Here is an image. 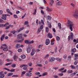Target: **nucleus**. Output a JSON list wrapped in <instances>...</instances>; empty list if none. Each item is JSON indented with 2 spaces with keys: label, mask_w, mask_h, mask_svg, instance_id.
I'll list each match as a JSON object with an SVG mask.
<instances>
[{
  "label": "nucleus",
  "mask_w": 78,
  "mask_h": 78,
  "mask_svg": "<svg viewBox=\"0 0 78 78\" xmlns=\"http://www.w3.org/2000/svg\"><path fill=\"white\" fill-rule=\"evenodd\" d=\"M50 40H49L48 39H47L45 42L46 45H48V44H50Z\"/></svg>",
  "instance_id": "nucleus-7"
},
{
  "label": "nucleus",
  "mask_w": 78,
  "mask_h": 78,
  "mask_svg": "<svg viewBox=\"0 0 78 78\" xmlns=\"http://www.w3.org/2000/svg\"><path fill=\"white\" fill-rule=\"evenodd\" d=\"M73 33H71L70 34V36L71 37H73Z\"/></svg>",
  "instance_id": "nucleus-53"
},
{
  "label": "nucleus",
  "mask_w": 78,
  "mask_h": 78,
  "mask_svg": "<svg viewBox=\"0 0 78 78\" xmlns=\"http://www.w3.org/2000/svg\"><path fill=\"white\" fill-rule=\"evenodd\" d=\"M46 31L47 33H48V27H46Z\"/></svg>",
  "instance_id": "nucleus-41"
},
{
  "label": "nucleus",
  "mask_w": 78,
  "mask_h": 78,
  "mask_svg": "<svg viewBox=\"0 0 78 78\" xmlns=\"http://www.w3.org/2000/svg\"><path fill=\"white\" fill-rule=\"evenodd\" d=\"M24 66H28V65H27L23 64V65H21L20 66V67L21 68H22L23 67H24Z\"/></svg>",
  "instance_id": "nucleus-32"
},
{
  "label": "nucleus",
  "mask_w": 78,
  "mask_h": 78,
  "mask_svg": "<svg viewBox=\"0 0 78 78\" xmlns=\"http://www.w3.org/2000/svg\"><path fill=\"white\" fill-rule=\"evenodd\" d=\"M62 4V2L61 1H58V3H56V5L58 6H61Z\"/></svg>",
  "instance_id": "nucleus-8"
},
{
  "label": "nucleus",
  "mask_w": 78,
  "mask_h": 78,
  "mask_svg": "<svg viewBox=\"0 0 78 78\" xmlns=\"http://www.w3.org/2000/svg\"><path fill=\"white\" fill-rule=\"evenodd\" d=\"M14 18H15L16 19H17V18L18 17H17V15H16L15 14L14 15Z\"/></svg>",
  "instance_id": "nucleus-54"
},
{
  "label": "nucleus",
  "mask_w": 78,
  "mask_h": 78,
  "mask_svg": "<svg viewBox=\"0 0 78 78\" xmlns=\"http://www.w3.org/2000/svg\"><path fill=\"white\" fill-rule=\"evenodd\" d=\"M16 64H15L14 63H13L12 65V67H16Z\"/></svg>",
  "instance_id": "nucleus-40"
},
{
  "label": "nucleus",
  "mask_w": 78,
  "mask_h": 78,
  "mask_svg": "<svg viewBox=\"0 0 78 78\" xmlns=\"http://www.w3.org/2000/svg\"><path fill=\"white\" fill-rule=\"evenodd\" d=\"M58 27H59V29L61 30V23H58Z\"/></svg>",
  "instance_id": "nucleus-22"
},
{
  "label": "nucleus",
  "mask_w": 78,
  "mask_h": 78,
  "mask_svg": "<svg viewBox=\"0 0 78 78\" xmlns=\"http://www.w3.org/2000/svg\"><path fill=\"white\" fill-rule=\"evenodd\" d=\"M71 55H69L68 57V59H70L71 58Z\"/></svg>",
  "instance_id": "nucleus-56"
},
{
  "label": "nucleus",
  "mask_w": 78,
  "mask_h": 78,
  "mask_svg": "<svg viewBox=\"0 0 78 78\" xmlns=\"http://www.w3.org/2000/svg\"><path fill=\"white\" fill-rule=\"evenodd\" d=\"M31 49L29 48H27V53H30L31 51Z\"/></svg>",
  "instance_id": "nucleus-19"
},
{
  "label": "nucleus",
  "mask_w": 78,
  "mask_h": 78,
  "mask_svg": "<svg viewBox=\"0 0 78 78\" xmlns=\"http://www.w3.org/2000/svg\"><path fill=\"white\" fill-rule=\"evenodd\" d=\"M74 57H75V58H78V54H75Z\"/></svg>",
  "instance_id": "nucleus-44"
},
{
  "label": "nucleus",
  "mask_w": 78,
  "mask_h": 78,
  "mask_svg": "<svg viewBox=\"0 0 78 78\" xmlns=\"http://www.w3.org/2000/svg\"><path fill=\"white\" fill-rule=\"evenodd\" d=\"M37 66H39L40 67H42V65L41 64H38V65H36Z\"/></svg>",
  "instance_id": "nucleus-59"
},
{
  "label": "nucleus",
  "mask_w": 78,
  "mask_h": 78,
  "mask_svg": "<svg viewBox=\"0 0 78 78\" xmlns=\"http://www.w3.org/2000/svg\"><path fill=\"white\" fill-rule=\"evenodd\" d=\"M35 74L36 75H40V73L39 72H37Z\"/></svg>",
  "instance_id": "nucleus-51"
},
{
  "label": "nucleus",
  "mask_w": 78,
  "mask_h": 78,
  "mask_svg": "<svg viewBox=\"0 0 78 78\" xmlns=\"http://www.w3.org/2000/svg\"><path fill=\"white\" fill-rule=\"evenodd\" d=\"M54 78H59V77L56 75H55L54 76Z\"/></svg>",
  "instance_id": "nucleus-48"
},
{
  "label": "nucleus",
  "mask_w": 78,
  "mask_h": 78,
  "mask_svg": "<svg viewBox=\"0 0 78 78\" xmlns=\"http://www.w3.org/2000/svg\"><path fill=\"white\" fill-rule=\"evenodd\" d=\"M64 69H65V68H62L61 69H60L58 70V71H60V72H61V71H62V70H64Z\"/></svg>",
  "instance_id": "nucleus-29"
},
{
  "label": "nucleus",
  "mask_w": 78,
  "mask_h": 78,
  "mask_svg": "<svg viewBox=\"0 0 78 78\" xmlns=\"http://www.w3.org/2000/svg\"><path fill=\"white\" fill-rule=\"evenodd\" d=\"M26 58V56L24 55H21L22 59H25Z\"/></svg>",
  "instance_id": "nucleus-23"
},
{
  "label": "nucleus",
  "mask_w": 78,
  "mask_h": 78,
  "mask_svg": "<svg viewBox=\"0 0 78 78\" xmlns=\"http://www.w3.org/2000/svg\"><path fill=\"white\" fill-rule=\"evenodd\" d=\"M0 55L2 56V57H4V56H5V55L3 54V53H1L0 54Z\"/></svg>",
  "instance_id": "nucleus-45"
},
{
  "label": "nucleus",
  "mask_w": 78,
  "mask_h": 78,
  "mask_svg": "<svg viewBox=\"0 0 78 78\" xmlns=\"http://www.w3.org/2000/svg\"><path fill=\"white\" fill-rule=\"evenodd\" d=\"M27 67H28V66H24L23 67V69L24 70L27 69Z\"/></svg>",
  "instance_id": "nucleus-35"
},
{
  "label": "nucleus",
  "mask_w": 78,
  "mask_h": 78,
  "mask_svg": "<svg viewBox=\"0 0 78 78\" xmlns=\"http://www.w3.org/2000/svg\"><path fill=\"white\" fill-rule=\"evenodd\" d=\"M22 34H20L17 35V38L18 39H21L20 40H19L18 41V42H22L24 40V37L22 36Z\"/></svg>",
  "instance_id": "nucleus-2"
},
{
  "label": "nucleus",
  "mask_w": 78,
  "mask_h": 78,
  "mask_svg": "<svg viewBox=\"0 0 78 78\" xmlns=\"http://www.w3.org/2000/svg\"><path fill=\"white\" fill-rule=\"evenodd\" d=\"M12 64V62H11L9 63H6L5 65V66H10V65H11Z\"/></svg>",
  "instance_id": "nucleus-24"
},
{
  "label": "nucleus",
  "mask_w": 78,
  "mask_h": 78,
  "mask_svg": "<svg viewBox=\"0 0 78 78\" xmlns=\"http://www.w3.org/2000/svg\"><path fill=\"white\" fill-rule=\"evenodd\" d=\"M32 51L31 52L30 55L31 56H33V55H34V53H35V52H36V51H34V49H33L32 50Z\"/></svg>",
  "instance_id": "nucleus-15"
},
{
  "label": "nucleus",
  "mask_w": 78,
  "mask_h": 78,
  "mask_svg": "<svg viewBox=\"0 0 78 78\" xmlns=\"http://www.w3.org/2000/svg\"><path fill=\"white\" fill-rule=\"evenodd\" d=\"M53 3H54V1H53V0H51V2L49 3V4L50 6H51Z\"/></svg>",
  "instance_id": "nucleus-10"
},
{
  "label": "nucleus",
  "mask_w": 78,
  "mask_h": 78,
  "mask_svg": "<svg viewBox=\"0 0 78 78\" xmlns=\"http://www.w3.org/2000/svg\"><path fill=\"white\" fill-rule=\"evenodd\" d=\"M3 11L2 10H0V15L2 14Z\"/></svg>",
  "instance_id": "nucleus-58"
},
{
  "label": "nucleus",
  "mask_w": 78,
  "mask_h": 78,
  "mask_svg": "<svg viewBox=\"0 0 78 78\" xmlns=\"http://www.w3.org/2000/svg\"><path fill=\"white\" fill-rule=\"evenodd\" d=\"M47 11H52V10L51 9H50L48 8V7H47V9H46Z\"/></svg>",
  "instance_id": "nucleus-28"
},
{
  "label": "nucleus",
  "mask_w": 78,
  "mask_h": 78,
  "mask_svg": "<svg viewBox=\"0 0 78 78\" xmlns=\"http://www.w3.org/2000/svg\"><path fill=\"white\" fill-rule=\"evenodd\" d=\"M23 29H24V27H22L21 28H20V30H19V32H20V31H22V30H23Z\"/></svg>",
  "instance_id": "nucleus-37"
},
{
  "label": "nucleus",
  "mask_w": 78,
  "mask_h": 78,
  "mask_svg": "<svg viewBox=\"0 0 78 78\" xmlns=\"http://www.w3.org/2000/svg\"><path fill=\"white\" fill-rule=\"evenodd\" d=\"M55 60H57L59 62H61L62 61V58H55Z\"/></svg>",
  "instance_id": "nucleus-13"
},
{
  "label": "nucleus",
  "mask_w": 78,
  "mask_h": 78,
  "mask_svg": "<svg viewBox=\"0 0 78 78\" xmlns=\"http://www.w3.org/2000/svg\"><path fill=\"white\" fill-rule=\"evenodd\" d=\"M58 75L60 76H62L63 75V73H59L58 74Z\"/></svg>",
  "instance_id": "nucleus-64"
},
{
  "label": "nucleus",
  "mask_w": 78,
  "mask_h": 78,
  "mask_svg": "<svg viewBox=\"0 0 78 78\" xmlns=\"http://www.w3.org/2000/svg\"><path fill=\"white\" fill-rule=\"evenodd\" d=\"M71 67H72V69H75V66H74L73 65H71Z\"/></svg>",
  "instance_id": "nucleus-60"
},
{
  "label": "nucleus",
  "mask_w": 78,
  "mask_h": 78,
  "mask_svg": "<svg viewBox=\"0 0 78 78\" xmlns=\"http://www.w3.org/2000/svg\"><path fill=\"white\" fill-rule=\"evenodd\" d=\"M49 56V55H47L45 57V58H47Z\"/></svg>",
  "instance_id": "nucleus-62"
},
{
  "label": "nucleus",
  "mask_w": 78,
  "mask_h": 78,
  "mask_svg": "<svg viewBox=\"0 0 78 78\" xmlns=\"http://www.w3.org/2000/svg\"><path fill=\"white\" fill-rule=\"evenodd\" d=\"M33 4V2H30L29 3V4L32 5Z\"/></svg>",
  "instance_id": "nucleus-57"
},
{
  "label": "nucleus",
  "mask_w": 78,
  "mask_h": 78,
  "mask_svg": "<svg viewBox=\"0 0 78 78\" xmlns=\"http://www.w3.org/2000/svg\"><path fill=\"white\" fill-rule=\"evenodd\" d=\"M22 50L21 48H20L18 50V52H22Z\"/></svg>",
  "instance_id": "nucleus-42"
},
{
  "label": "nucleus",
  "mask_w": 78,
  "mask_h": 78,
  "mask_svg": "<svg viewBox=\"0 0 78 78\" xmlns=\"http://www.w3.org/2000/svg\"><path fill=\"white\" fill-rule=\"evenodd\" d=\"M56 39L57 41H59L60 40V38L58 36H57L56 37Z\"/></svg>",
  "instance_id": "nucleus-30"
},
{
  "label": "nucleus",
  "mask_w": 78,
  "mask_h": 78,
  "mask_svg": "<svg viewBox=\"0 0 78 78\" xmlns=\"http://www.w3.org/2000/svg\"><path fill=\"white\" fill-rule=\"evenodd\" d=\"M28 48H30V49L31 50V49L33 48V46H32V45H31V44H29L28 45Z\"/></svg>",
  "instance_id": "nucleus-25"
},
{
  "label": "nucleus",
  "mask_w": 78,
  "mask_h": 78,
  "mask_svg": "<svg viewBox=\"0 0 78 78\" xmlns=\"http://www.w3.org/2000/svg\"><path fill=\"white\" fill-rule=\"evenodd\" d=\"M9 72H15V69H12L10 70H9Z\"/></svg>",
  "instance_id": "nucleus-31"
},
{
  "label": "nucleus",
  "mask_w": 78,
  "mask_h": 78,
  "mask_svg": "<svg viewBox=\"0 0 78 78\" xmlns=\"http://www.w3.org/2000/svg\"><path fill=\"white\" fill-rule=\"evenodd\" d=\"M12 61V60H9V59H7V62H11Z\"/></svg>",
  "instance_id": "nucleus-50"
},
{
  "label": "nucleus",
  "mask_w": 78,
  "mask_h": 78,
  "mask_svg": "<svg viewBox=\"0 0 78 78\" xmlns=\"http://www.w3.org/2000/svg\"><path fill=\"white\" fill-rule=\"evenodd\" d=\"M9 25V23H7L5 24H4L3 27H7V25Z\"/></svg>",
  "instance_id": "nucleus-33"
},
{
  "label": "nucleus",
  "mask_w": 78,
  "mask_h": 78,
  "mask_svg": "<svg viewBox=\"0 0 78 78\" xmlns=\"http://www.w3.org/2000/svg\"><path fill=\"white\" fill-rule=\"evenodd\" d=\"M48 36L49 37V38H52L53 37V36H52V34H50L49 33L48 34Z\"/></svg>",
  "instance_id": "nucleus-16"
},
{
  "label": "nucleus",
  "mask_w": 78,
  "mask_h": 78,
  "mask_svg": "<svg viewBox=\"0 0 78 78\" xmlns=\"http://www.w3.org/2000/svg\"><path fill=\"white\" fill-rule=\"evenodd\" d=\"M28 23V21H26L25 22L24 25H27Z\"/></svg>",
  "instance_id": "nucleus-49"
},
{
  "label": "nucleus",
  "mask_w": 78,
  "mask_h": 78,
  "mask_svg": "<svg viewBox=\"0 0 78 78\" xmlns=\"http://www.w3.org/2000/svg\"><path fill=\"white\" fill-rule=\"evenodd\" d=\"M6 11L7 12L9 13V14H10L11 15H12V12H10V10H9V9H6Z\"/></svg>",
  "instance_id": "nucleus-12"
},
{
  "label": "nucleus",
  "mask_w": 78,
  "mask_h": 78,
  "mask_svg": "<svg viewBox=\"0 0 78 78\" xmlns=\"http://www.w3.org/2000/svg\"><path fill=\"white\" fill-rule=\"evenodd\" d=\"M76 51V48H74L72 49V51L73 53H75V52Z\"/></svg>",
  "instance_id": "nucleus-26"
},
{
  "label": "nucleus",
  "mask_w": 78,
  "mask_h": 78,
  "mask_svg": "<svg viewBox=\"0 0 78 78\" xmlns=\"http://www.w3.org/2000/svg\"><path fill=\"white\" fill-rule=\"evenodd\" d=\"M37 12V10H36V9H35L34 12L33 13V14H34V15H35V14H36Z\"/></svg>",
  "instance_id": "nucleus-36"
},
{
  "label": "nucleus",
  "mask_w": 78,
  "mask_h": 78,
  "mask_svg": "<svg viewBox=\"0 0 78 78\" xmlns=\"http://www.w3.org/2000/svg\"><path fill=\"white\" fill-rule=\"evenodd\" d=\"M3 25H4V24H0V27H3Z\"/></svg>",
  "instance_id": "nucleus-63"
},
{
  "label": "nucleus",
  "mask_w": 78,
  "mask_h": 78,
  "mask_svg": "<svg viewBox=\"0 0 78 78\" xmlns=\"http://www.w3.org/2000/svg\"><path fill=\"white\" fill-rule=\"evenodd\" d=\"M47 75V73H44L42 75L43 76H45V75Z\"/></svg>",
  "instance_id": "nucleus-38"
},
{
  "label": "nucleus",
  "mask_w": 78,
  "mask_h": 78,
  "mask_svg": "<svg viewBox=\"0 0 78 78\" xmlns=\"http://www.w3.org/2000/svg\"><path fill=\"white\" fill-rule=\"evenodd\" d=\"M2 19H3L4 20H6V16H9V15L8 14H5V15H2Z\"/></svg>",
  "instance_id": "nucleus-5"
},
{
  "label": "nucleus",
  "mask_w": 78,
  "mask_h": 78,
  "mask_svg": "<svg viewBox=\"0 0 78 78\" xmlns=\"http://www.w3.org/2000/svg\"><path fill=\"white\" fill-rule=\"evenodd\" d=\"M55 58L54 57H52L50 59L49 61L50 62H52L54 61H55Z\"/></svg>",
  "instance_id": "nucleus-9"
},
{
  "label": "nucleus",
  "mask_w": 78,
  "mask_h": 78,
  "mask_svg": "<svg viewBox=\"0 0 78 78\" xmlns=\"http://www.w3.org/2000/svg\"><path fill=\"white\" fill-rule=\"evenodd\" d=\"M67 23L68 24H69V29H70L71 31H73V28H72V27H73V26L74 25V24H73V23L72 22L69 20H68Z\"/></svg>",
  "instance_id": "nucleus-1"
},
{
  "label": "nucleus",
  "mask_w": 78,
  "mask_h": 78,
  "mask_svg": "<svg viewBox=\"0 0 78 78\" xmlns=\"http://www.w3.org/2000/svg\"><path fill=\"white\" fill-rule=\"evenodd\" d=\"M41 23L43 24V25H44V20H41Z\"/></svg>",
  "instance_id": "nucleus-55"
},
{
  "label": "nucleus",
  "mask_w": 78,
  "mask_h": 78,
  "mask_svg": "<svg viewBox=\"0 0 78 78\" xmlns=\"http://www.w3.org/2000/svg\"><path fill=\"white\" fill-rule=\"evenodd\" d=\"M12 75H13V73H9L7 74V76H12Z\"/></svg>",
  "instance_id": "nucleus-18"
},
{
  "label": "nucleus",
  "mask_w": 78,
  "mask_h": 78,
  "mask_svg": "<svg viewBox=\"0 0 78 78\" xmlns=\"http://www.w3.org/2000/svg\"><path fill=\"white\" fill-rule=\"evenodd\" d=\"M55 44V40L52 39L51 41V45H53Z\"/></svg>",
  "instance_id": "nucleus-20"
},
{
  "label": "nucleus",
  "mask_w": 78,
  "mask_h": 78,
  "mask_svg": "<svg viewBox=\"0 0 78 78\" xmlns=\"http://www.w3.org/2000/svg\"><path fill=\"white\" fill-rule=\"evenodd\" d=\"M68 41H69L70 40V36H69L68 38Z\"/></svg>",
  "instance_id": "nucleus-52"
},
{
  "label": "nucleus",
  "mask_w": 78,
  "mask_h": 78,
  "mask_svg": "<svg viewBox=\"0 0 78 78\" xmlns=\"http://www.w3.org/2000/svg\"><path fill=\"white\" fill-rule=\"evenodd\" d=\"M5 77V74L3 73H0V78H3Z\"/></svg>",
  "instance_id": "nucleus-14"
},
{
  "label": "nucleus",
  "mask_w": 78,
  "mask_h": 78,
  "mask_svg": "<svg viewBox=\"0 0 78 78\" xmlns=\"http://www.w3.org/2000/svg\"><path fill=\"white\" fill-rule=\"evenodd\" d=\"M16 32H17L16 31V30H13V31H11L10 32V33H12V34H15V33H16Z\"/></svg>",
  "instance_id": "nucleus-34"
},
{
  "label": "nucleus",
  "mask_w": 78,
  "mask_h": 78,
  "mask_svg": "<svg viewBox=\"0 0 78 78\" xmlns=\"http://www.w3.org/2000/svg\"><path fill=\"white\" fill-rule=\"evenodd\" d=\"M29 65L30 67H31L32 66V63H29Z\"/></svg>",
  "instance_id": "nucleus-61"
},
{
  "label": "nucleus",
  "mask_w": 78,
  "mask_h": 78,
  "mask_svg": "<svg viewBox=\"0 0 78 78\" xmlns=\"http://www.w3.org/2000/svg\"><path fill=\"white\" fill-rule=\"evenodd\" d=\"M34 43V41L32 40L29 41V44H33Z\"/></svg>",
  "instance_id": "nucleus-43"
},
{
  "label": "nucleus",
  "mask_w": 78,
  "mask_h": 78,
  "mask_svg": "<svg viewBox=\"0 0 78 78\" xmlns=\"http://www.w3.org/2000/svg\"><path fill=\"white\" fill-rule=\"evenodd\" d=\"M24 42L26 44H29V42L30 41H28V40H25Z\"/></svg>",
  "instance_id": "nucleus-39"
},
{
  "label": "nucleus",
  "mask_w": 78,
  "mask_h": 78,
  "mask_svg": "<svg viewBox=\"0 0 78 78\" xmlns=\"http://www.w3.org/2000/svg\"><path fill=\"white\" fill-rule=\"evenodd\" d=\"M67 71V69H65L63 71H62L61 73H66Z\"/></svg>",
  "instance_id": "nucleus-47"
},
{
  "label": "nucleus",
  "mask_w": 78,
  "mask_h": 78,
  "mask_svg": "<svg viewBox=\"0 0 78 78\" xmlns=\"http://www.w3.org/2000/svg\"><path fill=\"white\" fill-rule=\"evenodd\" d=\"M6 47V44H4L1 46V49H3V51H8V48Z\"/></svg>",
  "instance_id": "nucleus-3"
},
{
  "label": "nucleus",
  "mask_w": 78,
  "mask_h": 78,
  "mask_svg": "<svg viewBox=\"0 0 78 78\" xmlns=\"http://www.w3.org/2000/svg\"><path fill=\"white\" fill-rule=\"evenodd\" d=\"M31 75H32V73H26L25 75L26 76H29V77H30L31 76Z\"/></svg>",
  "instance_id": "nucleus-6"
},
{
  "label": "nucleus",
  "mask_w": 78,
  "mask_h": 78,
  "mask_svg": "<svg viewBox=\"0 0 78 78\" xmlns=\"http://www.w3.org/2000/svg\"><path fill=\"white\" fill-rule=\"evenodd\" d=\"M5 35L4 34L3 35H2V37H1V41H3V39H4V38H5Z\"/></svg>",
  "instance_id": "nucleus-17"
},
{
  "label": "nucleus",
  "mask_w": 78,
  "mask_h": 78,
  "mask_svg": "<svg viewBox=\"0 0 78 78\" xmlns=\"http://www.w3.org/2000/svg\"><path fill=\"white\" fill-rule=\"evenodd\" d=\"M20 47V44H17L16 45L15 47L16 49H17L19 48V47Z\"/></svg>",
  "instance_id": "nucleus-11"
},
{
  "label": "nucleus",
  "mask_w": 78,
  "mask_h": 78,
  "mask_svg": "<svg viewBox=\"0 0 78 78\" xmlns=\"http://www.w3.org/2000/svg\"><path fill=\"white\" fill-rule=\"evenodd\" d=\"M14 61H16L17 60V56L16 55H14Z\"/></svg>",
  "instance_id": "nucleus-21"
},
{
  "label": "nucleus",
  "mask_w": 78,
  "mask_h": 78,
  "mask_svg": "<svg viewBox=\"0 0 78 78\" xmlns=\"http://www.w3.org/2000/svg\"><path fill=\"white\" fill-rule=\"evenodd\" d=\"M43 28H44V26H43V25H41L40 27V29H43Z\"/></svg>",
  "instance_id": "nucleus-46"
},
{
  "label": "nucleus",
  "mask_w": 78,
  "mask_h": 78,
  "mask_svg": "<svg viewBox=\"0 0 78 78\" xmlns=\"http://www.w3.org/2000/svg\"><path fill=\"white\" fill-rule=\"evenodd\" d=\"M73 16L75 18L77 19L78 17V10H75V13L73 15Z\"/></svg>",
  "instance_id": "nucleus-4"
},
{
  "label": "nucleus",
  "mask_w": 78,
  "mask_h": 78,
  "mask_svg": "<svg viewBox=\"0 0 78 78\" xmlns=\"http://www.w3.org/2000/svg\"><path fill=\"white\" fill-rule=\"evenodd\" d=\"M73 72V71L72 70H68L67 71V73H71Z\"/></svg>",
  "instance_id": "nucleus-27"
}]
</instances>
